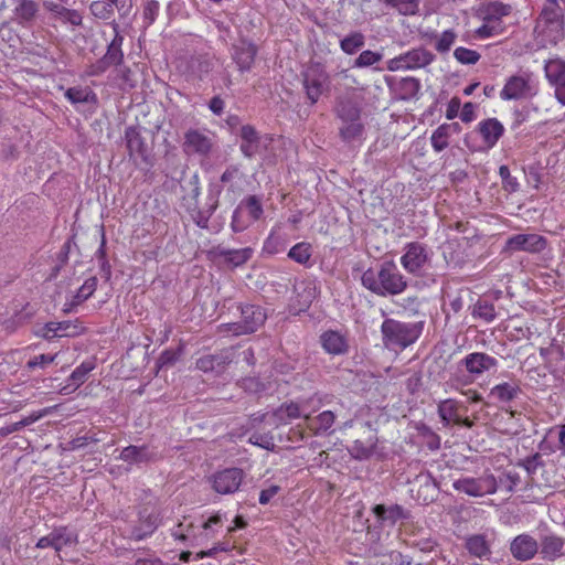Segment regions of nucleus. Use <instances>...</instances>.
<instances>
[{
    "instance_id": "53",
    "label": "nucleus",
    "mask_w": 565,
    "mask_h": 565,
    "mask_svg": "<svg viewBox=\"0 0 565 565\" xmlns=\"http://www.w3.org/2000/svg\"><path fill=\"white\" fill-rule=\"evenodd\" d=\"M253 221H249V217H246L244 213V207H236L231 222V228L234 233H241L245 231Z\"/></svg>"
},
{
    "instance_id": "2",
    "label": "nucleus",
    "mask_w": 565,
    "mask_h": 565,
    "mask_svg": "<svg viewBox=\"0 0 565 565\" xmlns=\"http://www.w3.org/2000/svg\"><path fill=\"white\" fill-rule=\"evenodd\" d=\"M361 280L366 289L382 297L399 295L407 288V280L392 260L382 263L377 270L369 268Z\"/></svg>"
},
{
    "instance_id": "52",
    "label": "nucleus",
    "mask_w": 565,
    "mask_h": 565,
    "mask_svg": "<svg viewBox=\"0 0 565 565\" xmlns=\"http://www.w3.org/2000/svg\"><path fill=\"white\" fill-rule=\"evenodd\" d=\"M382 58L383 55L381 53L365 50L355 58L353 66L358 68L370 67L379 63Z\"/></svg>"
},
{
    "instance_id": "54",
    "label": "nucleus",
    "mask_w": 565,
    "mask_h": 565,
    "mask_svg": "<svg viewBox=\"0 0 565 565\" xmlns=\"http://www.w3.org/2000/svg\"><path fill=\"white\" fill-rule=\"evenodd\" d=\"M457 33L454 30H445L437 39L435 49L437 52L447 53L456 42Z\"/></svg>"
},
{
    "instance_id": "37",
    "label": "nucleus",
    "mask_w": 565,
    "mask_h": 565,
    "mask_svg": "<svg viewBox=\"0 0 565 565\" xmlns=\"http://www.w3.org/2000/svg\"><path fill=\"white\" fill-rule=\"evenodd\" d=\"M54 537V550L60 553L64 547H73L78 543V535L67 526H60L52 530Z\"/></svg>"
},
{
    "instance_id": "8",
    "label": "nucleus",
    "mask_w": 565,
    "mask_h": 565,
    "mask_svg": "<svg viewBox=\"0 0 565 565\" xmlns=\"http://www.w3.org/2000/svg\"><path fill=\"white\" fill-rule=\"evenodd\" d=\"M301 82L307 99L315 105L328 92L330 77L324 67L316 63L301 72Z\"/></svg>"
},
{
    "instance_id": "55",
    "label": "nucleus",
    "mask_w": 565,
    "mask_h": 565,
    "mask_svg": "<svg viewBox=\"0 0 565 565\" xmlns=\"http://www.w3.org/2000/svg\"><path fill=\"white\" fill-rule=\"evenodd\" d=\"M190 184V192L189 195H182L181 201L186 209H196V199L200 195V188H199V181L198 177L194 175L192 180L189 182Z\"/></svg>"
},
{
    "instance_id": "24",
    "label": "nucleus",
    "mask_w": 565,
    "mask_h": 565,
    "mask_svg": "<svg viewBox=\"0 0 565 565\" xmlns=\"http://www.w3.org/2000/svg\"><path fill=\"white\" fill-rule=\"evenodd\" d=\"M461 132V126L458 122L441 124L430 136L433 150L437 153L446 150L450 145V139Z\"/></svg>"
},
{
    "instance_id": "56",
    "label": "nucleus",
    "mask_w": 565,
    "mask_h": 565,
    "mask_svg": "<svg viewBox=\"0 0 565 565\" xmlns=\"http://www.w3.org/2000/svg\"><path fill=\"white\" fill-rule=\"evenodd\" d=\"M499 175L502 181V186L505 191L515 192L519 189V182L515 177H512L508 166L502 164L499 167Z\"/></svg>"
},
{
    "instance_id": "57",
    "label": "nucleus",
    "mask_w": 565,
    "mask_h": 565,
    "mask_svg": "<svg viewBox=\"0 0 565 565\" xmlns=\"http://www.w3.org/2000/svg\"><path fill=\"white\" fill-rule=\"evenodd\" d=\"M248 441L252 445L258 446L266 450H271L275 447V441L271 434L254 433L250 435Z\"/></svg>"
},
{
    "instance_id": "31",
    "label": "nucleus",
    "mask_w": 565,
    "mask_h": 565,
    "mask_svg": "<svg viewBox=\"0 0 565 565\" xmlns=\"http://www.w3.org/2000/svg\"><path fill=\"white\" fill-rule=\"evenodd\" d=\"M335 414L331 411H323L315 417L305 415L308 428L316 436L330 435L333 431L332 426L335 423Z\"/></svg>"
},
{
    "instance_id": "7",
    "label": "nucleus",
    "mask_w": 565,
    "mask_h": 565,
    "mask_svg": "<svg viewBox=\"0 0 565 565\" xmlns=\"http://www.w3.org/2000/svg\"><path fill=\"white\" fill-rule=\"evenodd\" d=\"M359 426V430L363 433V436L356 437L349 451L352 457L364 460L369 459L375 452L377 446V430L371 422L361 423L359 420H348L344 423V428H352Z\"/></svg>"
},
{
    "instance_id": "27",
    "label": "nucleus",
    "mask_w": 565,
    "mask_h": 565,
    "mask_svg": "<svg viewBox=\"0 0 565 565\" xmlns=\"http://www.w3.org/2000/svg\"><path fill=\"white\" fill-rule=\"evenodd\" d=\"M510 550L514 558L529 561L539 552V544L531 535L521 534L512 541Z\"/></svg>"
},
{
    "instance_id": "28",
    "label": "nucleus",
    "mask_w": 565,
    "mask_h": 565,
    "mask_svg": "<svg viewBox=\"0 0 565 565\" xmlns=\"http://www.w3.org/2000/svg\"><path fill=\"white\" fill-rule=\"evenodd\" d=\"M257 55V46L248 41H241L233 46V60L241 72L249 71Z\"/></svg>"
},
{
    "instance_id": "15",
    "label": "nucleus",
    "mask_w": 565,
    "mask_h": 565,
    "mask_svg": "<svg viewBox=\"0 0 565 565\" xmlns=\"http://www.w3.org/2000/svg\"><path fill=\"white\" fill-rule=\"evenodd\" d=\"M547 247V239L540 234H515L510 236L503 247L505 253L525 252L539 254Z\"/></svg>"
},
{
    "instance_id": "16",
    "label": "nucleus",
    "mask_w": 565,
    "mask_h": 565,
    "mask_svg": "<svg viewBox=\"0 0 565 565\" xmlns=\"http://www.w3.org/2000/svg\"><path fill=\"white\" fill-rule=\"evenodd\" d=\"M253 254L254 249L252 247L232 249L222 245L212 247L207 253L211 260L222 262L230 268H236L245 265L253 257Z\"/></svg>"
},
{
    "instance_id": "34",
    "label": "nucleus",
    "mask_w": 565,
    "mask_h": 565,
    "mask_svg": "<svg viewBox=\"0 0 565 565\" xmlns=\"http://www.w3.org/2000/svg\"><path fill=\"white\" fill-rule=\"evenodd\" d=\"M17 6L13 14L18 24L22 26H30L39 12V4L33 0H15Z\"/></svg>"
},
{
    "instance_id": "14",
    "label": "nucleus",
    "mask_w": 565,
    "mask_h": 565,
    "mask_svg": "<svg viewBox=\"0 0 565 565\" xmlns=\"http://www.w3.org/2000/svg\"><path fill=\"white\" fill-rule=\"evenodd\" d=\"M434 58V54L426 49H413L388 60L386 68L390 72L416 70L429 65Z\"/></svg>"
},
{
    "instance_id": "21",
    "label": "nucleus",
    "mask_w": 565,
    "mask_h": 565,
    "mask_svg": "<svg viewBox=\"0 0 565 565\" xmlns=\"http://www.w3.org/2000/svg\"><path fill=\"white\" fill-rule=\"evenodd\" d=\"M158 526V514L151 505L142 507L138 512V523L130 530V539L140 541L153 533Z\"/></svg>"
},
{
    "instance_id": "22",
    "label": "nucleus",
    "mask_w": 565,
    "mask_h": 565,
    "mask_svg": "<svg viewBox=\"0 0 565 565\" xmlns=\"http://www.w3.org/2000/svg\"><path fill=\"white\" fill-rule=\"evenodd\" d=\"M233 361V351L231 349L222 350L214 354H204L196 361V367L204 373H223Z\"/></svg>"
},
{
    "instance_id": "38",
    "label": "nucleus",
    "mask_w": 565,
    "mask_h": 565,
    "mask_svg": "<svg viewBox=\"0 0 565 565\" xmlns=\"http://www.w3.org/2000/svg\"><path fill=\"white\" fill-rule=\"evenodd\" d=\"M35 316V309L26 303L21 310L17 311L11 318L3 321V327L8 332H14L18 328L29 323Z\"/></svg>"
},
{
    "instance_id": "18",
    "label": "nucleus",
    "mask_w": 565,
    "mask_h": 565,
    "mask_svg": "<svg viewBox=\"0 0 565 565\" xmlns=\"http://www.w3.org/2000/svg\"><path fill=\"white\" fill-rule=\"evenodd\" d=\"M544 73L554 89L556 100L565 106V60L559 57L547 60L544 64Z\"/></svg>"
},
{
    "instance_id": "1",
    "label": "nucleus",
    "mask_w": 565,
    "mask_h": 565,
    "mask_svg": "<svg viewBox=\"0 0 565 565\" xmlns=\"http://www.w3.org/2000/svg\"><path fill=\"white\" fill-rule=\"evenodd\" d=\"M169 128L166 124L152 127L146 126L139 118L136 125L128 126L125 130L126 147L129 158L137 166H151L152 164V150L156 139L162 140L163 153L169 156L175 148L177 131H171L173 128L172 122L169 121Z\"/></svg>"
},
{
    "instance_id": "35",
    "label": "nucleus",
    "mask_w": 565,
    "mask_h": 565,
    "mask_svg": "<svg viewBox=\"0 0 565 565\" xmlns=\"http://www.w3.org/2000/svg\"><path fill=\"white\" fill-rule=\"evenodd\" d=\"M241 151L247 158H253L259 150V136L256 129L250 125H244L241 128Z\"/></svg>"
},
{
    "instance_id": "17",
    "label": "nucleus",
    "mask_w": 565,
    "mask_h": 565,
    "mask_svg": "<svg viewBox=\"0 0 565 565\" xmlns=\"http://www.w3.org/2000/svg\"><path fill=\"white\" fill-rule=\"evenodd\" d=\"M497 430L503 435L518 436L526 430L529 417L522 412L502 408L495 416Z\"/></svg>"
},
{
    "instance_id": "42",
    "label": "nucleus",
    "mask_w": 565,
    "mask_h": 565,
    "mask_svg": "<svg viewBox=\"0 0 565 565\" xmlns=\"http://www.w3.org/2000/svg\"><path fill=\"white\" fill-rule=\"evenodd\" d=\"M312 247L307 242L297 243L288 252V257L290 259L303 266L310 265Z\"/></svg>"
},
{
    "instance_id": "63",
    "label": "nucleus",
    "mask_w": 565,
    "mask_h": 565,
    "mask_svg": "<svg viewBox=\"0 0 565 565\" xmlns=\"http://www.w3.org/2000/svg\"><path fill=\"white\" fill-rule=\"evenodd\" d=\"M159 2L157 0H147L146 6L143 8V17L149 21V23H152L159 12Z\"/></svg>"
},
{
    "instance_id": "3",
    "label": "nucleus",
    "mask_w": 565,
    "mask_h": 565,
    "mask_svg": "<svg viewBox=\"0 0 565 565\" xmlns=\"http://www.w3.org/2000/svg\"><path fill=\"white\" fill-rule=\"evenodd\" d=\"M564 14L557 0H546L534 28L545 44L556 45L564 38Z\"/></svg>"
},
{
    "instance_id": "60",
    "label": "nucleus",
    "mask_w": 565,
    "mask_h": 565,
    "mask_svg": "<svg viewBox=\"0 0 565 565\" xmlns=\"http://www.w3.org/2000/svg\"><path fill=\"white\" fill-rule=\"evenodd\" d=\"M104 57L110 65L119 66L124 61V53L120 47L114 49V46L108 45Z\"/></svg>"
},
{
    "instance_id": "45",
    "label": "nucleus",
    "mask_w": 565,
    "mask_h": 565,
    "mask_svg": "<svg viewBox=\"0 0 565 565\" xmlns=\"http://www.w3.org/2000/svg\"><path fill=\"white\" fill-rule=\"evenodd\" d=\"M466 547L476 557H483L490 553L488 542L483 535H472L467 539Z\"/></svg>"
},
{
    "instance_id": "5",
    "label": "nucleus",
    "mask_w": 565,
    "mask_h": 565,
    "mask_svg": "<svg viewBox=\"0 0 565 565\" xmlns=\"http://www.w3.org/2000/svg\"><path fill=\"white\" fill-rule=\"evenodd\" d=\"M383 342L392 349H405L417 341L420 329L416 324L385 319L381 326Z\"/></svg>"
},
{
    "instance_id": "58",
    "label": "nucleus",
    "mask_w": 565,
    "mask_h": 565,
    "mask_svg": "<svg viewBox=\"0 0 565 565\" xmlns=\"http://www.w3.org/2000/svg\"><path fill=\"white\" fill-rule=\"evenodd\" d=\"M56 356L57 353L35 355L26 362V369L30 371H33L36 367L45 369L55 361Z\"/></svg>"
},
{
    "instance_id": "12",
    "label": "nucleus",
    "mask_w": 565,
    "mask_h": 565,
    "mask_svg": "<svg viewBox=\"0 0 565 565\" xmlns=\"http://www.w3.org/2000/svg\"><path fill=\"white\" fill-rule=\"evenodd\" d=\"M245 479V472L241 468L228 467L223 468L212 473L207 481L218 494H233L237 492Z\"/></svg>"
},
{
    "instance_id": "4",
    "label": "nucleus",
    "mask_w": 565,
    "mask_h": 565,
    "mask_svg": "<svg viewBox=\"0 0 565 565\" xmlns=\"http://www.w3.org/2000/svg\"><path fill=\"white\" fill-rule=\"evenodd\" d=\"M511 6L500 1H492L483 4L479 9V18L482 24L476 30L479 39H489L504 32L505 24L503 18L511 14Z\"/></svg>"
},
{
    "instance_id": "11",
    "label": "nucleus",
    "mask_w": 565,
    "mask_h": 565,
    "mask_svg": "<svg viewBox=\"0 0 565 565\" xmlns=\"http://www.w3.org/2000/svg\"><path fill=\"white\" fill-rule=\"evenodd\" d=\"M438 415L444 426L472 428L475 422L468 416V407L455 398H446L438 403Z\"/></svg>"
},
{
    "instance_id": "40",
    "label": "nucleus",
    "mask_w": 565,
    "mask_h": 565,
    "mask_svg": "<svg viewBox=\"0 0 565 565\" xmlns=\"http://www.w3.org/2000/svg\"><path fill=\"white\" fill-rule=\"evenodd\" d=\"M365 44V36L360 31H354L345 35L340 41V49L348 55L355 54Z\"/></svg>"
},
{
    "instance_id": "10",
    "label": "nucleus",
    "mask_w": 565,
    "mask_h": 565,
    "mask_svg": "<svg viewBox=\"0 0 565 565\" xmlns=\"http://www.w3.org/2000/svg\"><path fill=\"white\" fill-rule=\"evenodd\" d=\"M537 94V85L534 83L530 73H522L510 76L502 89L500 98L502 100L530 99Z\"/></svg>"
},
{
    "instance_id": "43",
    "label": "nucleus",
    "mask_w": 565,
    "mask_h": 565,
    "mask_svg": "<svg viewBox=\"0 0 565 565\" xmlns=\"http://www.w3.org/2000/svg\"><path fill=\"white\" fill-rule=\"evenodd\" d=\"M237 207H244V213L249 217V221H258L263 213V205L256 195L245 198Z\"/></svg>"
},
{
    "instance_id": "49",
    "label": "nucleus",
    "mask_w": 565,
    "mask_h": 565,
    "mask_svg": "<svg viewBox=\"0 0 565 565\" xmlns=\"http://www.w3.org/2000/svg\"><path fill=\"white\" fill-rule=\"evenodd\" d=\"M518 392L519 387L508 382L500 383L491 388V395L500 402L512 401L518 395Z\"/></svg>"
},
{
    "instance_id": "39",
    "label": "nucleus",
    "mask_w": 565,
    "mask_h": 565,
    "mask_svg": "<svg viewBox=\"0 0 565 565\" xmlns=\"http://www.w3.org/2000/svg\"><path fill=\"white\" fill-rule=\"evenodd\" d=\"M64 96L72 104H97L98 102L96 93L89 87H70L66 89Z\"/></svg>"
},
{
    "instance_id": "19",
    "label": "nucleus",
    "mask_w": 565,
    "mask_h": 565,
    "mask_svg": "<svg viewBox=\"0 0 565 565\" xmlns=\"http://www.w3.org/2000/svg\"><path fill=\"white\" fill-rule=\"evenodd\" d=\"M429 259L427 247L418 242L405 245V253L401 257L403 268L409 274H418Z\"/></svg>"
},
{
    "instance_id": "64",
    "label": "nucleus",
    "mask_w": 565,
    "mask_h": 565,
    "mask_svg": "<svg viewBox=\"0 0 565 565\" xmlns=\"http://www.w3.org/2000/svg\"><path fill=\"white\" fill-rule=\"evenodd\" d=\"M111 65L106 61V58L103 56L99 58L96 63L92 64L87 70V75L89 76H99L103 73H105L108 67Z\"/></svg>"
},
{
    "instance_id": "9",
    "label": "nucleus",
    "mask_w": 565,
    "mask_h": 565,
    "mask_svg": "<svg viewBox=\"0 0 565 565\" xmlns=\"http://www.w3.org/2000/svg\"><path fill=\"white\" fill-rule=\"evenodd\" d=\"M498 364V360L486 352L469 353L462 358L458 364L460 367L465 369L468 375L463 380L458 377L455 381L465 385L470 384L484 373L497 370Z\"/></svg>"
},
{
    "instance_id": "29",
    "label": "nucleus",
    "mask_w": 565,
    "mask_h": 565,
    "mask_svg": "<svg viewBox=\"0 0 565 565\" xmlns=\"http://www.w3.org/2000/svg\"><path fill=\"white\" fill-rule=\"evenodd\" d=\"M305 417L302 407L296 402H286L282 403L279 407H277L270 418L273 420V425L276 427L288 425L295 419L300 417Z\"/></svg>"
},
{
    "instance_id": "59",
    "label": "nucleus",
    "mask_w": 565,
    "mask_h": 565,
    "mask_svg": "<svg viewBox=\"0 0 565 565\" xmlns=\"http://www.w3.org/2000/svg\"><path fill=\"white\" fill-rule=\"evenodd\" d=\"M55 324H53V321H49L43 326H35L32 330V333L38 337L42 338L46 341H52L55 338H57V333L54 328Z\"/></svg>"
},
{
    "instance_id": "48",
    "label": "nucleus",
    "mask_w": 565,
    "mask_h": 565,
    "mask_svg": "<svg viewBox=\"0 0 565 565\" xmlns=\"http://www.w3.org/2000/svg\"><path fill=\"white\" fill-rule=\"evenodd\" d=\"M97 287V278L89 277L84 284L78 288L77 292L74 295L73 300L71 302V307H75L87 300L96 290Z\"/></svg>"
},
{
    "instance_id": "50",
    "label": "nucleus",
    "mask_w": 565,
    "mask_h": 565,
    "mask_svg": "<svg viewBox=\"0 0 565 565\" xmlns=\"http://www.w3.org/2000/svg\"><path fill=\"white\" fill-rule=\"evenodd\" d=\"M454 57L463 65H473L479 62L481 55L476 50L459 46L454 51Z\"/></svg>"
},
{
    "instance_id": "62",
    "label": "nucleus",
    "mask_w": 565,
    "mask_h": 565,
    "mask_svg": "<svg viewBox=\"0 0 565 565\" xmlns=\"http://www.w3.org/2000/svg\"><path fill=\"white\" fill-rule=\"evenodd\" d=\"M43 7L45 10L53 13L60 20H63L64 15H66L68 10V8L53 0L43 1Z\"/></svg>"
},
{
    "instance_id": "41",
    "label": "nucleus",
    "mask_w": 565,
    "mask_h": 565,
    "mask_svg": "<svg viewBox=\"0 0 565 565\" xmlns=\"http://www.w3.org/2000/svg\"><path fill=\"white\" fill-rule=\"evenodd\" d=\"M364 134V124L359 120L342 122L339 128V136L344 142L359 139Z\"/></svg>"
},
{
    "instance_id": "26",
    "label": "nucleus",
    "mask_w": 565,
    "mask_h": 565,
    "mask_svg": "<svg viewBox=\"0 0 565 565\" xmlns=\"http://www.w3.org/2000/svg\"><path fill=\"white\" fill-rule=\"evenodd\" d=\"M487 149H492L504 134V126L497 118H487L477 126Z\"/></svg>"
},
{
    "instance_id": "33",
    "label": "nucleus",
    "mask_w": 565,
    "mask_h": 565,
    "mask_svg": "<svg viewBox=\"0 0 565 565\" xmlns=\"http://www.w3.org/2000/svg\"><path fill=\"white\" fill-rule=\"evenodd\" d=\"M564 539L554 534L545 535L539 546L540 554L543 559L554 561L564 554Z\"/></svg>"
},
{
    "instance_id": "13",
    "label": "nucleus",
    "mask_w": 565,
    "mask_h": 565,
    "mask_svg": "<svg viewBox=\"0 0 565 565\" xmlns=\"http://www.w3.org/2000/svg\"><path fill=\"white\" fill-rule=\"evenodd\" d=\"M452 487L458 492L470 497H483L498 490V483L492 473H483L478 478H460L454 481Z\"/></svg>"
},
{
    "instance_id": "46",
    "label": "nucleus",
    "mask_w": 565,
    "mask_h": 565,
    "mask_svg": "<svg viewBox=\"0 0 565 565\" xmlns=\"http://www.w3.org/2000/svg\"><path fill=\"white\" fill-rule=\"evenodd\" d=\"M382 2L402 15H414L419 8V0H382Z\"/></svg>"
},
{
    "instance_id": "44",
    "label": "nucleus",
    "mask_w": 565,
    "mask_h": 565,
    "mask_svg": "<svg viewBox=\"0 0 565 565\" xmlns=\"http://www.w3.org/2000/svg\"><path fill=\"white\" fill-rule=\"evenodd\" d=\"M55 331L57 333V338H74L82 334L85 328L78 323L77 321L73 322L71 320L64 321H53Z\"/></svg>"
},
{
    "instance_id": "47",
    "label": "nucleus",
    "mask_w": 565,
    "mask_h": 565,
    "mask_svg": "<svg viewBox=\"0 0 565 565\" xmlns=\"http://www.w3.org/2000/svg\"><path fill=\"white\" fill-rule=\"evenodd\" d=\"M287 242L285 237L277 234L274 230L270 231L269 235L263 244V253L268 255H275L285 250Z\"/></svg>"
},
{
    "instance_id": "32",
    "label": "nucleus",
    "mask_w": 565,
    "mask_h": 565,
    "mask_svg": "<svg viewBox=\"0 0 565 565\" xmlns=\"http://www.w3.org/2000/svg\"><path fill=\"white\" fill-rule=\"evenodd\" d=\"M96 367V360L94 358L88 359L82 362L67 377V384L63 387L62 391L66 393L74 392L82 384H84L88 374Z\"/></svg>"
},
{
    "instance_id": "51",
    "label": "nucleus",
    "mask_w": 565,
    "mask_h": 565,
    "mask_svg": "<svg viewBox=\"0 0 565 565\" xmlns=\"http://www.w3.org/2000/svg\"><path fill=\"white\" fill-rule=\"evenodd\" d=\"M115 8L116 4L100 0L93 1L89 6L92 14L103 20L109 19L114 14Z\"/></svg>"
},
{
    "instance_id": "6",
    "label": "nucleus",
    "mask_w": 565,
    "mask_h": 565,
    "mask_svg": "<svg viewBox=\"0 0 565 565\" xmlns=\"http://www.w3.org/2000/svg\"><path fill=\"white\" fill-rule=\"evenodd\" d=\"M242 320L238 322L223 323L218 326V332L242 335L254 333L266 321L264 309L255 305L241 307Z\"/></svg>"
},
{
    "instance_id": "61",
    "label": "nucleus",
    "mask_w": 565,
    "mask_h": 565,
    "mask_svg": "<svg viewBox=\"0 0 565 565\" xmlns=\"http://www.w3.org/2000/svg\"><path fill=\"white\" fill-rule=\"evenodd\" d=\"M476 311L477 315L486 322H492L497 317L495 308L493 305L479 303L476 308Z\"/></svg>"
},
{
    "instance_id": "23",
    "label": "nucleus",
    "mask_w": 565,
    "mask_h": 565,
    "mask_svg": "<svg viewBox=\"0 0 565 565\" xmlns=\"http://www.w3.org/2000/svg\"><path fill=\"white\" fill-rule=\"evenodd\" d=\"M376 521L381 525H395L401 520H407L409 512L399 504L384 505L376 504L372 508Z\"/></svg>"
},
{
    "instance_id": "25",
    "label": "nucleus",
    "mask_w": 565,
    "mask_h": 565,
    "mask_svg": "<svg viewBox=\"0 0 565 565\" xmlns=\"http://www.w3.org/2000/svg\"><path fill=\"white\" fill-rule=\"evenodd\" d=\"M119 458L129 465L148 463L157 459V451L148 445H130L121 450Z\"/></svg>"
},
{
    "instance_id": "30",
    "label": "nucleus",
    "mask_w": 565,
    "mask_h": 565,
    "mask_svg": "<svg viewBox=\"0 0 565 565\" xmlns=\"http://www.w3.org/2000/svg\"><path fill=\"white\" fill-rule=\"evenodd\" d=\"M320 342L323 350L332 355L345 354L349 349L347 337L333 330L324 331L320 335Z\"/></svg>"
},
{
    "instance_id": "20",
    "label": "nucleus",
    "mask_w": 565,
    "mask_h": 565,
    "mask_svg": "<svg viewBox=\"0 0 565 565\" xmlns=\"http://www.w3.org/2000/svg\"><path fill=\"white\" fill-rule=\"evenodd\" d=\"M212 147V138L205 130L191 129L184 135L183 150L189 156H207Z\"/></svg>"
},
{
    "instance_id": "36",
    "label": "nucleus",
    "mask_w": 565,
    "mask_h": 565,
    "mask_svg": "<svg viewBox=\"0 0 565 565\" xmlns=\"http://www.w3.org/2000/svg\"><path fill=\"white\" fill-rule=\"evenodd\" d=\"M335 114L341 122H347L361 119L362 110L356 102L344 98L338 102Z\"/></svg>"
}]
</instances>
